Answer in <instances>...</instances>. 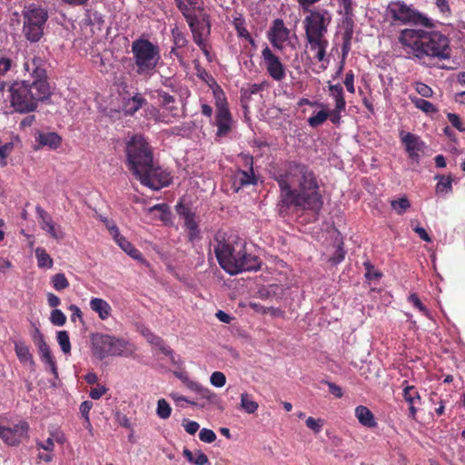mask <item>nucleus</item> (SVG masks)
Instances as JSON below:
<instances>
[{
    "label": "nucleus",
    "instance_id": "1",
    "mask_svg": "<svg viewBox=\"0 0 465 465\" xmlns=\"http://www.w3.org/2000/svg\"><path fill=\"white\" fill-rule=\"evenodd\" d=\"M280 193L278 213L285 217L292 208L297 211L318 213L323 205L322 195L316 173L306 163L289 161L284 168L275 175Z\"/></svg>",
    "mask_w": 465,
    "mask_h": 465
},
{
    "label": "nucleus",
    "instance_id": "11",
    "mask_svg": "<svg viewBox=\"0 0 465 465\" xmlns=\"http://www.w3.org/2000/svg\"><path fill=\"white\" fill-rule=\"evenodd\" d=\"M186 23L191 30L193 42L203 51V53L208 56L209 50L207 46V39L211 35L212 30L210 14H208L204 8L203 11L194 15Z\"/></svg>",
    "mask_w": 465,
    "mask_h": 465
},
{
    "label": "nucleus",
    "instance_id": "14",
    "mask_svg": "<svg viewBox=\"0 0 465 465\" xmlns=\"http://www.w3.org/2000/svg\"><path fill=\"white\" fill-rule=\"evenodd\" d=\"M246 170L238 169L232 177V188L238 192L244 186L256 184V177L253 172V158L250 154L241 155Z\"/></svg>",
    "mask_w": 465,
    "mask_h": 465
},
{
    "label": "nucleus",
    "instance_id": "51",
    "mask_svg": "<svg viewBox=\"0 0 465 465\" xmlns=\"http://www.w3.org/2000/svg\"><path fill=\"white\" fill-rule=\"evenodd\" d=\"M210 381H211L212 385H213L217 388H221L225 385L226 377H225L224 373H223L221 371H214L211 375Z\"/></svg>",
    "mask_w": 465,
    "mask_h": 465
},
{
    "label": "nucleus",
    "instance_id": "48",
    "mask_svg": "<svg viewBox=\"0 0 465 465\" xmlns=\"http://www.w3.org/2000/svg\"><path fill=\"white\" fill-rule=\"evenodd\" d=\"M408 302L417 308L424 316L430 318V311L423 305L417 293H411L408 297Z\"/></svg>",
    "mask_w": 465,
    "mask_h": 465
},
{
    "label": "nucleus",
    "instance_id": "21",
    "mask_svg": "<svg viewBox=\"0 0 465 465\" xmlns=\"http://www.w3.org/2000/svg\"><path fill=\"white\" fill-rule=\"evenodd\" d=\"M401 142L405 145V149L408 153V155L411 159L418 161L419 153L422 152L424 149V142L420 138V136L411 134L403 132L401 133Z\"/></svg>",
    "mask_w": 465,
    "mask_h": 465
},
{
    "label": "nucleus",
    "instance_id": "44",
    "mask_svg": "<svg viewBox=\"0 0 465 465\" xmlns=\"http://www.w3.org/2000/svg\"><path fill=\"white\" fill-rule=\"evenodd\" d=\"M57 342L61 347L62 351L64 354H70L71 352V342L69 338V333L67 331H57Z\"/></svg>",
    "mask_w": 465,
    "mask_h": 465
},
{
    "label": "nucleus",
    "instance_id": "26",
    "mask_svg": "<svg viewBox=\"0 0 465 465\" xmlns=\"http://www.w3.org/2000/svg\"><path fill=\"white\" fill-rule=\"evenodd\" d=\"M403 386V399L404 401L409 404V416L415 420L416 414H417V409L415 408L416 402H420V395L417 389L412 386L409 385L407 381H404L402 382Z\"/></svg>",
    "mask_w": 465,
    "mask_h": 465
},
{
    "label": "nucleus",
    "instance_id": "30",
    "mask_svg": "<svg viewBox=\"0 0 465 465\" xmlns=\"http://www.w3.org/2000/svg\"><path fill=\"white\" fill-rule=\"evenodd\" d=\"M38 352L40 354L41 361L48 365L50 371L54 378L58 377V371L55 359L52 355L51 350L48 344L38 349Z\"/></svg>",
    "mask_w": 465,
    "mask_h": 465
},
{
    "label": "nucleus",
    "instance_id": "42",
    "mask_svg": "<svg viewBox=\"0 0 465 465\" xmlns=\"http://www.w3.org/2000/svg\"><path fill=\"white\" fill-rule=\"evenodd\" d=\"M51 283L53 285V288L57 292L64 291L70 286L67 278L63 272H58L53 275V277L51 278Z\"/></svg>",
    "mask_w": 465,
    "mask_h": 465
},
{
    "label": "nucleus",
    "instance_id": "32",
    "mask_svg": "<svg viewBox=\"0 0 465 465\" xmlns=\"http://www.w3.org/2000/svg\"><path fill=\"white\" fill-rule=\"evenodd\" d=\"M183 457L193 465H208L209 459L202 450H197L194 453L189 449L184 448L183 450Z\"/></svg>",
    "mask_w": 465,
    "mask_h": 465
},
{
    "label": "nucleus",
    "instance_id": "34",
    "mask_svg": "<svg viewBox=\"0 0 465 465\" xmlns=\"http://www.w3.org/2000/svg\"><path fill=\"white\" fill-rule=\"evenodd\" d=\"M241 409L248 414H253L257 411L259 404L253 400V396L248 392L241 394Z\"/></svg>",
    "mask_w": 465,
    "mask_h": 465
},
{
    "label": "nucleus",
    "instance_id": "12",
    "mask_svg": "<svg viewBox=\"0 0 465 465\" xmlns=\"http://www.w3.org/2000/svg\"><path fill=\"white\" fill-rule=\"evenodd\" d=\"M213 94L216 108L214 118V124L217 127L216 136L224 137L232 132L233 120L224 93L220 90L214 91Z\"/></svg>",
    "mask_w": 465,
    "mask_h": 465
},
{
    "label": "nucleus",
    "instance_id": "50",
    "mask_svg": "<svg viewBox=\"0 0 465 465\" xmlns=\"http://www.w3.org/2000/svg\"><path fill=\"white\" fill-rule=\"evenodd\" d=\"M50 321L55 326H63L66 322V316L61 310L54 309L51 312Z\"/></svg>",
    "mask_w": 465,
    "mask_h": 465
},
{
    "label": "nucleus",
    "instance_id": "43",
    "mask_svg": "<svg viewBox=\"0 0 465 465\" xmlns=\"http://www.w3.org/2000/svg\"><path fill=\"white\" fill-rule=\"evenodd\" d=\"M186 386L191 390V391H193L195 392H197L198 394H200V396L203 399H207V400H210L213 393L211 392V391L207 388H204L203 387L202 385H200L199 383H197L196 381H190L188 379H186L184 381Z\"/></svg>",
    "mask_w": 465,
    "mask_h": 465
},
{
    "label": "nucleus",
    "instance_id": "7",
    "mask_svg": "<svg viewBox=\"0 0 465 465\" xmlns=\"http://www.w3.org/2000/svg\"><path fill=\"white\" fill-rule=\"evenodd\" d=\"M385 20L391 25H421L425 28H434L432 19L419 12L412 5L402 0L391 1L385 10Z\"/></svg>",
    "mask_w": 465,
    "mask_h": 465
},
{
    "label": "nucleus",
    "instance_id": "33",
    "mask_svg": "<svg viewBox=\"0 0 465 465\" xmlns=\"http://www.w3.org/2000/svg\"><path fill=\"white\" fill-rule=\"evenodd\" d=\"M329 90H330L331 95L333 97V99L335 101V107H337L338 110H345L346 102L344 99L342 86L339 84H330Z\"/></svg>",
    "mask_w": 465,
    "mask_h": 465
},
{
    "label": "nucleus",
    "instance_id": "54",
    "mask_svg": "<svg viewBox=\"0 0 465 465\" xmlns=\"http://www.w3.org/2000/svg\"><path fill=\"white\" fill-rule=\"evenodd\" d=\"M415 90L422 97L429 98L431 97L433 94L432 89L424 83H416Z\"/></svg>",
    "mask_w": 465,
    "mask_h": 465
},
{
    "label": "nucleus",
    "instance_id": "8",
    "mask_svg": "<svg viewBox=\"0 0 465 465\" xmlns=\"http://www.w3.org/2000/svg\"><path fill=\"white\" fill-rule=\"evenodd\" d=\"M132 53L136 73L140 75L153 74L161 59L159 46L140 37L132 43Z\"/></svg>",
    "mask_w": 465,
    "mask_h": 465
},
{
    "label": "nucleus",
    "instance_id": "56",
    "mask_svg": "<svg viewBox=\"0 0 465 465\" xmlns=\"http://www.w3.org/2000/svg\"><path fill=\"white\" fill-rule=\"evenodd\" d=\"M366 268L365 277L368 280H377L381 277V273L375 270L374 266L370 262H364Z\"/></svg>",
    "mask_w": 465,
    "mask_h": 465
},
{
    "label": "nucleus",
    "instance_id": "6",
    "mask_svg": "<svg viewBox=\"0 0 465 465\" xmlns=\"http://www.w3.org/2000/svg\"><path fill=\"white\" fill-rule=\"evenodd\" d=\"M9 92L11 106L20 114L35 112L39 103L49 99L52 94L49 84L31 83V80L15 81Z\"/></svg>",
    "mask_w": 465,
    "mask_h": 465
},
{
    "label": "nucleus",
    "instance_id": "13",
    "mask_svg": "<svg viewBox=\"0 0 465 465\" xmlns=\"http://www.w3.org/2000/svg\"><path fill=\"white\" fill-rule=\"evenodd\" d=\"M262 58L268 75L276 82L286 77V67L280 57L266 45L262 51Z\"/></svg>",
    "mask_w": 465,
    "mask_h": 465
},
{
    "label": "nucleus",
    "instance_id": "60",
    "mask_svg": "<svg viewBox=\"0 0 465 465\" xmlns=\"http://www.w3.org/2000/svg\"><path fill=\"white\" fill-rule=\"evenodd\" d=\"M32 339L38 349L47 344L45 340L44 334L38 328L35 329V331L32 335Z\"/></svg>",
    "mask_w": 465,
    "mask_h": 465
},
{
    "label": "nucleus",
    "instance_id": "25",
    "mask_svg": "<svg viewBox=\"0 0 465 465\" xmlns=\"http://www.w3.org/2000/svg\"><path fill=\"white\" fill-rule=\"evenodd\" d=\"M104 24V15L97 11L86 10L84 18L82 21V27L84 29L90 28V35H94L96 33H100L103 30Z\"/></svg>",
    "mask_w": 465,
    "mask_h": 465
},
{
    "label": "nucleus",
    "instance_id": "53",
    "mask_svg": "<svg viewBox=\"0 0 465 465\" xmlns=\"http://www.w3.org/2000/svg\"><path fill=\"white\" fill-rule=\"evenodd\" d=\"M306 426L313 430L315 433H319L323 426V420L321 419H314L312 417H309L306 420Z\"/></svg>",
    "mask_w": 465,
    "mask_h": 465
},
{
    "label": "nucleus",
    "instance_id": "24",
    "mask_svg": "<svg viewBox=\"0 0 465 465\" xmlns=\"http://www.w3.org/2000/svg\"><path fill=\"white\" fill-rule=\"evenodd\" d=\"M35 138V142L38 143V145L35 146V150H38L43 147L56 150L62 144V137L54 132H37Z\"/></svg>",
    "mask_w": 465,
    "mask_h": 465
},
{
    "label": "nucleus",
    "instance_id": "57",
    "mask_svg": "<svg viewBox=\"0 0 465 465\" xmlns=\"http://www.w3.org/2000/svg\"><path fill=\"white\" fill-rule=\"evenodd\" d=\"M183 426L187 433L190 435H193L197 432V430L200 428V425L198 422L194 420H189L187 419H184L183 421Z\"/></svg>",
    "mask_w": 465,
    "mask_h": 465
},
{
    "label": "nucleus",
    "instance_id": "61",
    "mask_svg": "<svg viewBox=\"0 0 465 465\" xmlns=\"http://www.w3.org/2000/svg\"><path fill=\"white\" fill-rule=\"evenodd\" d=\"M14 150V143H2V141L0 140V159L5 160L7 158L8 154Z\"/></svg>",
    "mask_w": 465,
    "mask_h": 465
},
{
    "label": "nucleus",
    "instance_id": "31",
    "mask_svg": "<svg viewBox=\"0 0 465 465\" xmlns=\"http://www.w3.org/2000/svg\"><path fill=\"white\" fill-rule=\"evenodd\" d=\"M142 333L148 342L159 347V349L163 354L167 356L173 354V351L170 347L164 346L163 340L160 336L154 334L149 329L143 330Z\"/></svg>",
    "mask_w": 465,
    "mask_h": 465
},
{
    "label": "nucleus",
    "instance_id": "36",
    "mask_svg": "<svg viewBox=\"0 0 465 465\" xmlns=\"http://www.w3.org/2000/svg\"><path fill=\"white\" fill-rule=\"evenodd\" d=\"M37 260V266L41 269H51L54 265V261L47 253L45 248L37 247L35 251Z\"/></svg>",
    "mask_w": 465,
    "mask_h": 465
},
{
    "label": "nucleus",
    "instance_id": "39",
    "mask_svg": "<svg viewBox=\"0 0 465 465\" xmlns=\"http://www.w3.org/2000/svg\"><path fill=\"white\" fill-rule=\"evenodd\" d=\"M265 87V82L262 84H247L241 89V99L242 101H248L252 98V94H256L262 91Z\"/></svg>",
    "mask_w": 465,
    "mask_h": 465
},
{
    "label": "nucleus",
    "instance_id": "5",
    "mask_svg": "<svg viewBox=\"0 0 465 465\" xmlns=\"http://www.w3.org/2000/svg\"><path fill=\"white\" fill-rule=\"evenodd\" d=\"M308 15L303 20V28L305 38L310 49L316 52L315 58L319 62L326 59V50L329 46V41L325 35L328 32V26L331 23V14L323 7L306 9Z\"/></svg>",
    "mask_w": 465,
    "mask_h": 465
},
{
    "label": "nucleus",
    "instance_id": "10",
    "mask_svg": "<svg viewBox=\"0 0 465 465\" xmlns=\"http://www.w3.org/2000/svg\"><path fill=\"white\" fill-rule=\"evenodd\" d=\"M93 354L100 361L107 357L123 356L128 341L114 335L96 332L91 335Z\"/></svg>",
    "mask_w": 465,
    "mask_h": 465
},
{
    "label": "nucleus",
    "instance_id": "63",
    "mask_svg": "<svg viewBox=\"0 0 465 465\" xmlns=\"http://www.w3.org/2000/svg\"><path fill=\"white\" fill-rule=\"evenodd\" d=\"M435 5L439 8L440 12L445 15H450V7L448 0H436Z\"/></svg>",
    "mask_w": 465,
    "mask_h": 465
},
{
    "label": "nucleus",
    "instance_id": "55",
    "mask_svg": "<svg viewBox=\"0 0 465 465\" xmlns=\"http://www.w3.org/2000/svg\"><path fill=\"white\" fill-rule=\"evenodd\" d=\"M13 65V60L6 56H0V76L5 75Z\"/></svg>",
    "mask_w": 465,
    "mask_h": 465
},
{
    "label": "nucleus",
    "instance_id": "46",
    "mask_svg": "<svg viewBox=\"0 0 465 465\" xmlns=\"http://www.w3.org/2000/svg\"><path fill=\"white\" fill-rule=\"evenodd\" d=\"M328 118L329 112L322 110L319 111L315 115L309 117L307 122L311 127L316 128L322 125Z\"/></svg>",
    "mask_w": 465,
    "mask_h": 465
},
{
    "label": "nucleus",
    "instance_id": "17",
    "mask_svg": "<svg viewBox=\"0 0 465 465\" xmlns=\"http://www.w3.org/2000/svg\"><path fill=\"white\" fill-rule=\"evenodd\" d=\"M107 227H108L109 231L111 232L116 243L119 245V247L124 252H126L133 259H134L142 263L146 262V260L143 258L142 252L138 249H136L133 245V243H131L124 236H123L120 233L116 225L113 224L111 226V225L107 224Z\"/></svg>",
    "mask_w": 465,
    "mask_h": 465
},
{
    "label": "nucleus",
    "instance_id": "3",
    "mask_svg": "<svg viewBox=\"0 0 465 465\" xmlns=\"http://www.w3.org/2000/svg\"><path fill=\"white\" fill-rule=\"evenodd\" d=\"M126 166L141 183L154 191L168 186L172 182L170 173L153 162V151L148 141L135 134L125 145Z\"/></svg>",
    "mask_w": 465,
    "mask_h": 465
},
{
    "label": "nucleus",
    "instance_id": "40",
    "mask_svg": "<svg viewBox=\"0 0 465 465\" xmlns=\"http://www.w3.org/2000/svg\"><path fill=\"white\" fill-rule=\"evenodd\" d=\"M435 179L438 180L436 184V193H448L452 191V178L450 175H436Z\"/></svg>",
    "mask_w": 465,
    "mask_h": 465
},
{
    "label": "nucleus",
    "instance_id": "38",
    "mask_svg": "<svg viewBox=\"0 0 465 465\" xmlns=\"http://www.w3.org/2000/svg\"><path fill=\"white\" fill-rule=\"evenodd\" d=\"M250 307L253 309L256 312L262 313V314H267L270 313L273 317H280L283 318L285 315V312L280 308L275 307H265L260 303L256 302H251Z\"/></svg>",
    "mask_w": 465,
    "mask_h": 465
},
{
    "label": "nucleus",
    "instance_id": "64",
    "mask_svg": "<svg viewBox=\"0 0 465 465\" xmlns=\"http://www.w3.org/2000/svg\"><path fill=\"white\" fill-rule=\"evenodd\" d=\"M107 391V389L104 386H98L96 388H93L90 391V397L93 400H99L101 397H103Z\"/></svg>",
    "mask_w": 465,
    "mask_h": 465
},
{
    "label": "nucleus",
    "instance_id": "28",
    "mask_svg": "<svg viewBox=\"0 0 465 465\" xmlns=\"http://www.w3.org/2000/svg\"><path fill=\"white\" fill-rule=\"evenodd\" d=\"M355 416L364 427L374 428L377 426L373 413L365 406L360 405L356 407Z\"/></svg>",
    "mask_w": 465,
    "mask_h": 465
},
{
    "label": "nucleus",
    "instance_id": "37",
    "mask_svg": "<svg viewBox=\"0 0 465 465\" xmlns=\"http://www.w3.org/2000/svg\"><path fill=\"white\" fill-rule=\"evenodd\" d=\"M15 351L21 362L34 363L33 355L30 352L29 347L25 342H15Z\"/></svg>",
    "mask_w": 465,
    "mask_h": 465
},
{
    "label": "nucleus",
    "instance_id": "27",
    "mask_svg": "<svg viewBox=\"0 0 465 465\" xmlns=\"http://www.w3.org/2000/svg\"><path fill=\"white\" fill-rule=\"evenodd\" d=\"M172 36L173 39L174 46L171 49L170 54L175 55L180 61H182L183 55L177 50L187 45L188 39L186 35L175 27L172 30Z\"/></svg>",
    "mask_w": 465,
    "mask_h": 465
},
{
    "label": "nucleus",
    "instance_id": "18",
    "mask_svg": "<svg viewBox=\"0 0 465 465\" xmlns=\"http://www.w3.org/2000/svg\"><path fill=\"white\" fill-rule=\"evenodd\" d=\"M35 213L38 216L39 224L42 230L45 231L52 238L61 240L64 237L61 227L55 225L50 214L40 205L35 207Z\"/></svg>",
    "mask_w": 465,
    "mask_h": 465
},
{
    "label": "nucleus",
    "instance_id": "47",
    "mask_svg": "<svg viewBox=\"0 0 465 465\" xmlns=\"http://www.w3.org/2000/svg\"><path fill=\"white\" fill-rule=\"evenodd\" d=\"M171 413L172 408L170 404L164 399H160L157 402V416L161 419L166 420L171 416Z\"/></svg>",
    "mask_w": 465,
    "mask_h": 465
},
{
    "label": "nucleus",
    "instance_id": "45",
    "mask_svg": "<svg viewBox=\"0 0 465 465\" xmlns=\"http://www.w3.org/2000/svg\"><path fill=\"white\" fill-rule=\"evenodd\" d=\"M391 205L398 214L401 215L411 207V203L409 199L404 196L398 200L391 201Z\"/></svg>",
    "mask_w": 465,
    "mask_h": 465
},
{
    "label": "nucleus",
    "instance_id": "49",
    "mask_svg": "<svg viewBox=\"0 0 465 465\" xmlns=\"http://www.w3.org/2000/svg\"><path fill=\"white\" fill-rule=\"evenodd\" d=\"M233 25H234V28L236 30V33H237V35L241 38H246V37H250V33L248 32L247 28H246V25H245V21L243 18L242 17H236L233 19Z\"/></svg>",
    "mask_w": 465,
    "mask_h": 465
},
{
    "label": "nucleus",
    "instance_id": "16",
    "mask_svg": "<svg viewBox=\"0 0 465 465\" xmlns=\"http://www.w3.org/2000/svg\"><path fill=\"white\" fill-rule=\"evenodd\" d=\"M28 430V423L21 421L13 428L4 427L0 438L10 446H17L24 438L27 437Z\"/></svg>",
    "mask_w": 465,
    "mask_h": 465
},
{
    "label": "nucleus",
    "instance_id": "29",
    "mask_svg": "<svg viewBox=\"0 0 465 465\" xmlns=\"http://www.w3.org/2000/svg\"><path fill=\"white\" fill-rule=\"evenodd\" d=\"M90 308L98 314L101 320H106L111 315L112 308L104 299L92 298Z\"/></svg>",
    "mask_w": 465,
    "mask_h": 465
},
{
    "label": "nucleus",
    "instance_id": "58",
    "mask_svg": "<svg viewBox=\"0 0 465 465\" xmlns=\"http://www.w3.org/2000/svg\"><path fill=\"white\" fill-rule=\"evenodd\" d=\"M93 408V402L90 401H84L80 405V412L84 420L90 424L89 412Z\"/></svg>",
    "mask_w": 465,
    "mask_h": 465
},
{
    "label": "nucleus",
    "instance_id": "9",
    "mask_svg": "<svg viewBox=\"0 0 465 465\" xmlns=\"http://www.w3.org/2000/svg\"><path fill=\"white\" fill-rule=\"evenodd\" d=\"M23 29L25 38L30 43H37L44 35L48 12L45 8L30 5L22 11Z\"/></svg>",
    "mask_w": 465,
    "mask_h": 465
},
{
    "label": "nucleus",
    "instance_id": "23",
    "mask_svg": "<svg viewBox=\"0 0 465 465\" xmlns=\"http://www.w3.org/2000/svg\"><path fill=\"white\" fill-rule=\"evenodd\" d=\"M158 98L160 99V105L164 112L168 114L165 116L167 119H163L164 123H170V117H177L179 115V108L176 105L174 96L169 94L163 90H156Z\"/></svg>",
    "mask_w": 465,
    "mask_h": 465
},
{
    "label": "nucleus",
    "instance_id": "59",
    "mask_svg": "<svg viewBox=\"0 0 465 465\" xmlns=\"http://www.w3.org/2000/svg\"><path fill=\"white\" fill-rule=\"evenodd\" d=\"M447 118L453 127L458 129L460 132H465V128L462 126L461 120L458 114L449 113L447 114Z\"/></svg>",
    "mask_w": 465,
    "mask_h": 465
},
{
    "label": "nucleus",
    "instance_id": "20",
    "mask_svg": "<svg viewBox=\"0 0 465 465\" xmlns=\"http://www.w3.org/2000/svg\"><path fill=\"white\" fill-rule=\"evenodd\" d=\"M177 211L184 220V226L188 231V240L192 242H194L200 233L198 223L195 221V213L189 207L182 204L177 206Z\"/></svg>",
    "mask_w": 465,
    "mask_h": 465
},
{
    "label": "nucleus",
    "instance_id": "35",
    "mask_svg": "<svg viewBox=\"0 0 465 465\" xmlns=\"http://www.w3.org/2000/svg\"><path fill=\"white\" fill-rule=\"evenodd\" d=\"M409 98L416 108L421 110L422 112L428 114H436L438 112L437 107L432 103L423 98H420L415 95H410Z\"/></svg>",
    "mask_w": 465,
    "mask_h": 465
},
{
    "label": "nucleus",
    "instance_id": "2",
    "mask_svg": "<svg viewBox=\"0 0 465 465\" xmlns=\"http://www.w3.org/2000/svg\"><path fill=\"white\" fill-rule=\"evenodd\" d=\"M397 41L409 58L422 64L450 58L449 37L433 28H404L400 31Z\"/></svg>",
    "mask_w": 465,
    "mask_h": 465
},
{
    "label": "nucleus",
    "instance_id": "41",
    "mask_svg": "<svg viewBox=\"0 0 465 465\" xmlns=\"http://www.w3.org/2000/svg\"><path fill=\"white\" fill-rule=\"evenodd\" d=\"M145 104H146V100L140 94H136L131 99H129L128 102L126 103V104H125L126 112L129 114H134L139 109H141L143 107V105Z\"/></svg>",
    "mask_w": 465,
    "mask_h": 465
},
{
    "label": "nucleus",
    "instance_id": "22",
    "mask_svg": "<svg viewBox=\"0 0 465 465\" xmlns=\"http://www.w3.org/2000/svg\"><path fill=\"white\" fill-rule=\"evenodd\" d=\"M174 3L186 22L205 8L203 0H174Z\"/></svg>",
    "mask_w": 465,
    "mask_h": 465
},
{
    "label": "nucleus",
    "instance_id": "19",
    "mask_svg": "<svg viewBox=\"0 0 465 465\" xmlns=\"http://www.w3.org/2000/svg\"><path fill=\"white\" fill-rule=\"evenodd\" d=\"M289 29L282 19H275L268 32V39L272 45L279 50L283 48V43L289 37Z\"/></svg>",
    "mask_w": 465,
    "mask_h": 465
},
{
    "label": "nucleus",
    "instance_id": "15",
    "mask_svg": "<svg viewBox=\"0 0 465 465\" xmlns=\"http://www.w3.org/2000/svg\"><path fill=\"white\" fill-rule=\"evenodd\" d=\"M24 71L32 78L31 83L49 84L47 81L46 61L36 54L25 58Z\"/></svg>",
    "mask_w": 465,
    "mask_h": 465
},
{
    "label": "nucleus",
    "instance_id": "52",
    "mask_svg": "<svg viewBox=\"0 0 465 465\" xmlns=\"http://www.w3.org/2000/svg\"><path fill=\"white\" fill-rule=\"evenodd\" d=\"M199 439L206 443H212L216 440V434L213 430L203 428L199 432Z\"/></svg>",
    "mask_w": 465,
    "mask_h": 465
},
{
    "label": "nucleus",
    "instance_id": "4",
    "mask_svg": "<svg viewBox=\"0 0 465 465\" xmlns=\"http://www.w3.org/2000/svg\"><path fill=\"white\" fill-rule=\"evenodd\" d=\"M214 240L213 252L220 266L226 272L234 275L246 271H258L261 268L259 257L247 252L244 242L225 239L224 235L220 233Z\"/></svg>",
    "mask_w": 465,
    "mask_h": 465
},
{
    "label": "nucleus",
    "instance_id": "62",
    "mask_svg": "<svg viewBox=\"0 0 465 465\" xmlns=\"http://www.w3.org/2000/svg\"><path fill=\"white\" fill-rule=\"evenodd\" d=\"M344 84L346 86V89L349 93L354 94L355 88H354V74L352 71H350L346 74L345 79H344Z\"/></svg>",
    "mask_w": 465,
    "mask_h": 465
}]
</instances>
